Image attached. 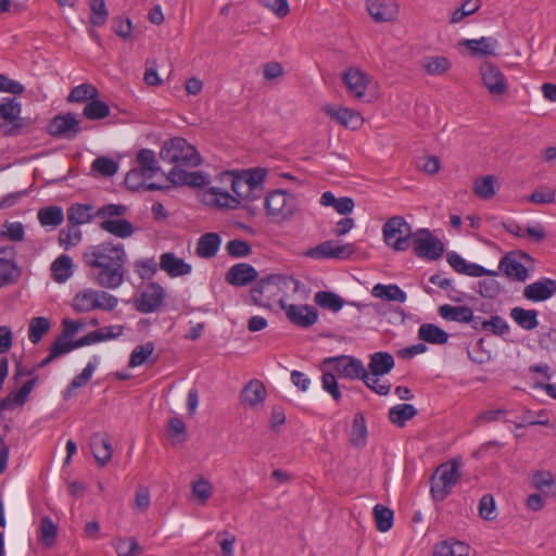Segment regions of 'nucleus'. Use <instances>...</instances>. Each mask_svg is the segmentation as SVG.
<instances>
[{
	"mask_svg": "<svg viewBox=\"0 0 556 556\" xmlns=\"http://www.w3.org/2000/svg\"><path fill=\"white\" fill-rule=\"evenodd\" d=\"M93 206L91 204H80L76 203L71 205L67 208V222L72 226H79L86 223H89L92 218H94V214H92Z\"/></svg>",
	"mask_w": 556,
	"mask_h": 556,
	"instance_id": "obj_34",
	"label": "nucleus"
},
{
	"mask_svg": "<svg viewBox=\"0 0 556 556\" xmlns=\"http://www.w3.org/2000/svg\"><path fill=\"white\" fill-rule=\"evenodd\" d=\"M556 292V280L542 279L528 285L523 290V296L532 302H542L553 296Z\"/></svg>",
	"mask_w": 556,
	"mask_h": 556,
	"instance_id": "obj_19",
	"label": "nucleus"
},
{
	"mask_svg": "<svg viewBox=\"0 0 556 556\" xmlns=\"http://www.w3.org/2000/svg\"><path fill=\"white\" fill-rule=\"evenodd\" d=\"M280 275H269L257 280L255 286L250 290L251 299L255 305L266 306L263 298L268 289L273 286H277L280 281Z\"/></svg>",
	"mask_w": 556,
	"mask_h": 556,
	"instance_id": "obj_33",
	"label": "nucleus"
},
{
	"mask_svg": "<svg viewBox=\"0 0 556 556\" xmlns=\"http://www.w3.org/2000/svg\"><path fill=\"white\" fill-rule=\"evenodd\" d=\"M471 311L469 306H453L450 304H443L439 306V315L447 321H458L467 324V320H471Z\"/></svg>",
	"mask_w": 556,
	"mask_h": 556,
	"instance_id": "obj_32",
	"label": "nucleus"
},
{
	"mask_svg": "<svg viewBox=\"0 0 556 556\" xmlns=\"http://www.w3.org/2000/svg\"><path fill=\"white\" fill-rule=\"evenodd\" d=\"M298 198L283 190L275 189L267 193L264 201L266 214L279 222H287L299 211Z\"/></svg>",
	"mask_w": 556,
	"mask_h": 556,
	"instance_id": "obj_4",
	"label": "nucleus"
},
{
	"mask_svg": "<svg viewBox=\"0 0 556 556\" xmlns=\"http://www.w3.org/2000/svg\"><path fill=\"white\" fill-rule=\"evenodd\" d=\"M39 540L46 547H52L55 543L58 527L48 516H45L40 520L39 526Z\"/></svg>",
	"mask_w": 556,
	"mask_h": 556,
	"instance_id": "obj_48",
	"label": "nucleus"
},
{
	"mask_svg": "<svg viewBox=\"0 0 556 556\" xmlns=\"http://www.w3.org/2000/svg\"><path fill=\"white\" fill-rule=\"evenodd\" d=\"M367 426L363 413L358 412L354 415L350 442L353 446L363 447L366 445Z\"/></svg>",
	"mask_w": 556,
	"mask_h": 556,
	"instance_id": "obj_38",
	"label": "nucleus"
},
{
	"mask_svg": "<svg viewBox=\"0 0 556 556\" xmlns=\"http://www.w3.org/2000/svg\"><path fill=\"white\" fill-rule=\"evenodd\" d=\"M222 244V238L216 232H206L202 235L197 243L195 253L201 258L214 257Z\"/></svg>",
	"mask_w": 556,
	"mask_h": 556,
	"instance_id": "obj_23",
	"label": "nucleus"
},
{
	"mask_svg": "<svg viewBox=\"0 0 556 556\" xmlns=\"http://www.w3.org/2000/svg\"><path fill=\"white\" fill-rule=\"evenodd\" d=\"M73 308L78 313L98 309L97 290L85 289L78 292L74 298Z\"/></svg>",
	"mask_w": 556,
	"mask_h": 556,
	"instance_id": "obj_35",
	"label": "nucleus"
},
{
	"mask_svg": "<svg viewBox=\"0 0 556 556\" xmlns=\"http://www.w3.org/2000/svg\"><path fill=\"white\" fill-rule=\"evenodd\" d=\"M73 260L67 254L56 257L51 264V275L54 281L65 282L73 275Z\"/></svg>",
	"mask_w": 556,
	"mask_h": 556,
	"instance_id": "obj_28",
	"label": "nucleus"
},
{
	"mask_svg": "<svg viewBox=\"0 0 556 556\" xmlns=\"http://www.w3.org/2000/svg\"><path fill=\"white\" fill-rule=\"evenodd\" d=\"M126 261L124 244L114 240L89 245L83 253V262L88 268L87 276L105 289H117L123 285Z\"/></svg>",
	"mask_w": 556,
	"mask_h": 556,
	"instance_id": "obj_1",
	"label": "nucleus"
},
{
	"mask_svg": "<svg viewBox=\"0 0 556 556\" xmlns=\"http://www.w3.org/2000/svg\"><path fill=\"white\" fill-rule=\"evenodd\" d=\"M479 516L488 521L496 518V506L494 497L491 494H484L479 501Z\"/></svg>",
	"mask_w": 556,
	"mask_h": 556,
	"instance_id": "obj_62",
	"label": "nucleus"
},
{
	"mask_svg": "<svg viewBox=\"0 0 556 556\" xmlns=\"http://www.w3.org/2000/svg\"><path fill=\"white\" fill-rule=\"evenodd\" d=\"M99 97V90L97 87L90 84H81L74 87L67 96L68 102L85 103L90 101L92 98Z\"/></svg>",
	"mask_w": 556,
	"mask_h": 556,
	"instance_id": "obj_42",
	"label": "nucleus"
},
{
	"mask_svg": "<svg viewBox=\"0 0 556 556\" xmlns=\"http://www.w3.org/2000/svg\"><path fill=\"white\" fill-rule=\"evenodd\" d=\"M207 194L212 197L208 203L215 204L218 207L235 210L240 205L238 198L231 195L228 191H223L218 187H211L207 191Z\"/></svg>",
	"mask_w": 556,
	"mask_h": 556,
	"instance_id": "obj_39",
	"label": "nucleus"
},
{
	"mask_svg": "<svg viewBox=\"0 0 556 556\" xmlns=\"http://www.w3.org/2000/svg\"><path fill=\"white\" fill-rule=\"evenodd\" d=\"M342 80L350 94L361 99L369 84V76L357 67H351L342 75Z\"/></svg>",
	"mask_w": 556,
	"mask_h": 556,
	"instance_id": "obj_16",
	"label": "nucleus"
},
{
	"mask_svg": "<svg viewBox=\"0 0 556 556\" xmlns=\"http://www.w3.org/2000/svg\"><path fill=\"white\" fill-rule=\"evenodd\" d=\"M451 67V62L445 56H431L426 59L425 68L430 75H441Z\"/></svg>",
	"mask_w": 556,
	"mask_h": 556,
	"instance_id": "obj_61",
	"label": "nucleus"
},
{
	"mask_svg": "<svg viewBox=\"0 0 556 556\" xmlns=\"http://www.w3.org/2000/svg\"><path fill=\"white\" fill-rule=\"evenodd\" d=\"M395 365L394 357L389 352H376L370 355L368 364L369 372L375 377L389 374Z\"/></svg>",
	"mask_w": 556,
	"mask_h": 556,
	"instance_id": "obj_24",
	"label": "nucleus"
},
{
	"mask_svg": "<svg viewBox=\"0 0 556 556\" xmlns=\"http://www.w3.org/2000/svg\"><path fill=\"white\" fill-rule=\"evenodd\" d=\"M304 255L316 260L334 258V243L331 240L324 241L314 248H309Z\"/></svg>",
	"mask_w": 556,
	"mask_h": 556,
	"instance_id": "obj_52",
	"label": "nucleus"
},
{
	"mask_svg": "<svg viewBox=\"0 0 556 556\" xmlns=\"http://www.w3.org/2000/svg\"><path fill=\"white\" fill-rule=\"evenodd\" d=\"M280 307L285 311L289 321L301 328H308L318 319L317 308L308 304H286L280 301Z\"/></svg>",
	"mask_w": 556,
	"mask_h": 556,
	"instance_id": "obj_10",
	"label": "nucleus"
},
{
	"mask_svg": "<svg viewBox=\"0 0 556 556\" xmlns=\"http://www.w3.org/2000/svg\"><path fill=\"white\" fill-rule=\"evenodd\" d=\"M267 392L264 383L258 379L249 381L241 391V401L250 407L264 403Z\"/></svg>",
	"mask_w": 556,
	"mask_h": 556,
	"instance_id": "obj_22",
	"label": "nucleus"
},
{
	"mask_svg": "<svg viewBox=\"0 0 556 556\" xmlns=\"http://www.w3.org/2000/svg\"><path fill=\"white\" fill-rule=\"evenodd\" d=\"M0 235L11 241H22L25 236V229L21 222L5 220L1 227Z\"/></svg>",
	"mask_w": 556,
	"mask_h": 556,
	"instance_id": "obj_57",
	"label": "nucleus"
},
{
	"mask_svg": "<svg viewBox=\"0 0 556 556\" xmlns=\"http://www.w3.org/2000/svg\"><path fill=\"white\" fill-rule=\"evenodd\" d=\"M89 7L91 11L90 24L94 27L103 26L109 17V11L104 0H90Z\"/></svg>",
	"mask_w": 556,
	"mask_h": 556,
	"instance_id": "obj_49",
	"label": "nucleus"
},
{
	"mask_svg": "<svg viewBox=\"0 0 556 556\" xmlns=\"http://www.w3.org/2000/svg\"><path fill=\"white\" fill-rule=\"evenodd\" d=\"M257 277V270L248 263L235 264L225 274L226 282L233 287H245L256 281Z\"/></svg>",
	"mask_w": 556,
	"mask_h": 556,
	"instance_id": "obj_13",
	"label": "nucleus"
},
{
	"mask_svg": "<svg viewBox=\"0 0 556 556\" xmlns=\"http://www.w3.org/2000/svg\"><path fill=\"white\" fill-rule=\"evenodd\" d=\"M166 432L170 439L178 443L187 440V427L180 417L176 416L168 419Z\"/></svg>",
	"mask_w": 556,
	"mask_h": 556,
	"instance_id": "obj_54",
	"label": "nucleus"
},
{
	"mask_svg": "<svg viewBox=\"0 0 556 556\" xmlns=\"http://www.w3.org/2000/svg\"><path fill=\"white\" fill-rule=\"evenodd\" d=\"M81 240V231L78 227L68 225L59 232V243L65 250L77 245Z\"/></svg>",
	"mask_w": 556,
	"mask_h": 556,
	"instance_id": "obj_51",
	"label": "nucleus"
},
{
	"mask_svg": "<svg viewBox=\"0 0 556 556\" xmlns=\"http://www.w3.org/2000/svg\"><path fill=\"white\" fill-rule=\"evenodd\" d=\"M372 514L375 517L376 527L380 532H387L392 528L394 516L392 509L381 504H377L372 509Z\"/></svg>",
	"mask_w": 556,
	"mask_h": 556,
	"instance_id": "obj_45",
	"label": "nucleus"
},
{
	"mask_svg": "<svg viewBox=\"0 0 556 556\" xmlns=\"http://www.w3.org/2000/svg\"><path fill=\"white\" fill-rule=\"evenodd\" d=\"M324 112L344 127L357 129L363 125L362 115L351 109L327 105L324 108Z\"/></svg>",
	"mask_w": 556,
	"mask_h": 556,
	"instance_id": "obj_17",
	"label": "nucleus"
},
{
	"mask_svg": "<svg viewBox=\"0 0 556 556\" xmlns=\"http://www.w3.org/2000/svg\"><path fill=\"white\" fill-rule=\"evenodd\" d=\"M495 179L493 176H483L475 181V193L481 199H490L495 194Z\"/></svg>",
	"mask_w": 556,
	"mask_h": 556,
	"instance_id": "obj_58",
	"label": "nucleus"
},
{
	"mask_svg": "<svg viewBox=\"0 0 556 556\" xmlns=\"http://www.w3.org/2000/svg\"><path fill=\"white\" fill-rule=\"evenodd\" d=\"M314 302L321 308L330 312H339L345 304V301L332 291H318L314 295Z\"/></svg>",
	"mask_w": 556,
	"mask_h": 556,
	"instance_id": "obj_37",
	"label": "nucleus"
},
{
	"mask_svg": "<svg viewBox=\"0 0 556 556\" xmlns=\"http://www.w3.org/2000/svg\"><path fill=\"white\" fill-rule=\"evenodd\" d=\"M50 329V320L47 317L31 318L28 327V339L31 343L37 344Z\"/></svg>",
	"mask_w": 556,
	"mask_h": 556,
	"instance_id": "obj_44",
	"label": "nucleus"
},
{
	"mask_svg": "<svg viewBox=\"0 0 556 556\" xmlns=\"http://www.w3.org/2000/svg\"><path fill=\"white\" fill-rule=\"evenodd\" d=\"M167 179L174 186H189L193 188H202L210 182V178L206 174L201 172L189 173L179 166H174L169 170Z\"/></svg>",
	"mask_w": 556,
	"mask_h": 556,
	"instance_id": "obj_14",
	"label": "nucleus"
},
{
	"mask_svg": "<svg viewBox=\"0 0 556 556\" xmlns=\"http://www.w3.org/2000/svg\"><path fill=\"white\" fill-rule=\"evenodd\" d=\"M418 338L430 344H445L448 341V333L441 327L426 323L418 329Z\"/></svg>",
	"mask_w": 556,
	"mask_h": 556,
	"instance_id": "obj_27",
	"label": "nucleus"
},
{
	"mask_svg": "<svg viewBox=\"0 0 556 556\" xmlns=\"http://www.w3.org/2000/svg\"><path fill=\"white\" fill-rule=\"evenodd\" d=\"M137 162L140 165V170L148 174V178H152L160 167L155 161V153L150 149H141L137 154Z\"/></svg>",
	"mask_w": 556,
	"mask_h": 556,
	"instance_id": "obj_46",
	"label": "nucleus"
},
{
	"mask_svg": "<svg viewBox=\"0 0 556 556\" xmlns=\"http://www.w3.org/2000/svg\"><path fill=\"white\" fill-rule=\"evenodd\" d=\"M115 551L117 556H136L143 552L142 547L134 536L117 538Z\"/></svg>",
	"mask_w": 556,
	"mask_h": 556,
	"instance_id": "obj_47",
	"label": "nucleus"
},
{
	"mask_svg": "<svg viewBox=\"0 0 556 556\" xmlns=\"http://www.w3.org/2000/svg\"><path fill=\"white\" fill-rule=\"evenodd\" d=\"M321 368H329L339 379H361L367 377L363 362L352 355H338L326 357Z\"/></svg>",
	"mask_w": 556,
	"mask_h": 556,
	"instance_id": "obj_7",
	"label": "nucleus"
},
{
	"mask_svg": "<svg viewBox=\"0 0 556 556\" xmlns=\"http://www.w3.org/2000/svg\"><path fill=\"white\" fill-rule=\"evenodd\" d=\"M498 270L509 280L525 282L529 277L528 268L518 260V254L506 253L498 262Z\"/></svg>",
	"mask_w": 556,
	"mask_h": 556,
	"instance_id": "obj_12",
	"label": "nucleus"
},
{
	"mask_svg": "<svg viewBox=\"0 0 556 556\" xmlns=\"http://www.w3.org/2000/svg\"><path fill=\"white\" fill-rule=\"evenodd\" d=\"M227 254L235 258L245 257L252 253L251 244L242 239H233L226 244Z\"/></svg>",
	"mask_w": 556,
	"mask_h": 556,
	"instance_id": "obj_56",
	"label": "nucleus"
},
{
	"mask_svg": "<svg viewBox=\"0 0 556 556\" xmlns=\"http://www.w3.org/2000/svg\"><path fill=\"white\" fill-rule=\"evenodd\" d=\"M478 285L480 295L485 299H495L502 292L501 283L493 278L480 280Z\"/></svg>",
	"mask_w": 556,
	"mask_h": 556,
	"instance_id": "obj_64",
	"label": "nucleus"
},
{
	"mask_svg": "<svg viewBox=\"0 0 556 556\" xmlns=\"http://www.w3.org/2000/svg\"><path fill=\"white\" fill-rule=\"evenodd\" d=\"M153 352L154 344L151 341L137 345L130 354L128 366L131 368L141 366L148 361L149 356L152 355Z\"/></svg>",
	"mask_w": 556,
	"mask_h": 556,
	"instance_id": "obj_50",
	"label": "nucleus"
},
{
	"mask_svg": "<svg viewBox=\"0 0 556 556\" xmlns=\"http://www.w3.org/2000/svg\"><path fill=\"white\" fill-rule=\"evenodd\" d=\"M38 220L42 226L56 227L64 220L63 210L60 206L40 208L38 212Z\"/></svg>",
	"mask_w": 556,
	"mask_h": 556,
	"instance_id": "obj_43",
	"label": "nucleus"
},
{
	"mask_svg": "<svg viewBox=\"0 0 556 556\" xmlns=\"http://www.w3.org/2000/svg\"><path fill=\"white\" fill-rule=\"evenodd\" d=\"M91 168L103 177H112L118 170V163L113 159L99 156L92 162Z\"/></svg>",
	"mask_w": 556,
	"mask_h": 556,
	"instance_id": "obj_55",
	"label": "nucleus"
},
{
	"mask_svg": "<svg viewBox=\"0 0 556 556\" xmlns=\"http://www.w3.org/2000/svg\"><path fill=\"white\" fill-rule=\"evenodd\" d=\"M124 332V326L113 325L103 328H99L94 331H90L86 336L81 337V343L84 346L94 344L98 342L113 340L122 336Z\"/></svg>",
	"mask_w": 556,
	"mask_h": 556,
	"instance_id": "obj_25",
	"label": "nucleus"
},
{
	"mask_svg": "<svg viewBox=\"0 0 556 556\" xmlns=\"http://www.w3.org/2000/svg\"><path fill=\"white\" fill-rule=\"evenodd\" d=\"M83 346L84 344L81 343V338L73 341L59 336L50 345L49 351L52 353V357L59 358Z\"/></svg>",
	"mask_w": 556,
	"mask_h": 556,
	"instance_id": "obj_41",
	"label": "nucleus"
},
{
	"mask_svg": "<svg viewBox=\"0 0 556 556\" xmlns=\"http://www.w3.org/2000/svg\"><path fill=\"white\" fill-rule=\"evenodd\" d=\"M483 85L492 96H502L507 91V81L497 65L483 62L480 66Z\"/></svg>",
	"mask_w": 556,
	"mask_h": 556,
	"instance_id": "obj_11",
	"label": "nucleus"
},
{
	"mask_svg": "<svg viewBox=\"0 0 556 556\" xmlns=\"http://www.w3.org/2000/svg\"><path fill=\"white\" fill-rule=\"evenodd\" d=\"M369 15L378 23L394 21L399 13L394 0H367Z\"/></svg>",
	"mask_w": 556,
	"mask_h": 556,
	"instance_id": "obj_15",
	"label": "nucleus"
},
{
	"mask_svg": "<svg viewBox=\"0 0 556 556\" xmlns=\"http://www.w3.org/2000/svg\"><path fill=\"white\" fill-rule=\"evenodd\" d=\"M160 268L166 271L170 277H179L188 275L192 270V266L182 258H178L172 252H165L160 257Z\"/></svg>",
	"mask_w": 556,
	"mask_h": 556,
	"instance_id": "obj_20",
	"label": "nucleus"
},
{
	"mask_svg": "<svg viewBox=\"0 0 556 556\" xmlns=\"http://www.w3.org/2000/svg\"><path fill=\"white\" fill-rule=\"evenodd\" d=\"M513 320L525 330H532L538 327V312L535 309H525L522 307H514L510 311Z\"/></svg>",
	"mask_w": 556,
	"mask_h": 556,
	"instance_id": "obj_36",
	"label": "nucleus"
},
{
	"mask_svg": "<svg viewBox=\"0 0 556 556\" xmlns=\"http://www.w3.org/2000/svg\"><path fill=\"white\" fill-rule=\"evenodd\" d=\"M417 415V409L412 404H397L388 412V418L391 424L403 428L405 424Z\"/></svg>",
	"mask_w": 556,
	"mask_h": 556,
	"instance_id": "obj_31",
	"label": "nucleus"
},
{
	"mask_svg": "<svg viewBox=\"0 0 556 556\" xmlns=\"http://www.w3.org/2000/svg\"><path fill=\"white\" fill-rule=\"evenodd\" d=\"M110 112L111 109L105 102L98 98H92L84 108L83 115L87 119L98 121L108 117Z\"/></svg>",
	"mask_w": 556,
	"mask_h": 556,
	"instance_id": "obj_40",
	"label": "nucleus"
},
{
	"mask_svg": "<svg viewBox=\"0 0 556 556\" xmlns=\"http://www.w3.org/2000/svg\"><path fill=\"white\" fill-rule=\"evenodd\" d=\"M80 131V121L73 113L59 114L47 125V132L59 139L73 140Z\"/></svg>",
	"mask_w": 556,
	"mask_h": 556,
	"instance_id": "obj_8",
	"label": "nucleus"
},
{
	"mask_svg": "<svg viewBox=\"0 0 556 556\" xmlns=\"http://www.w3.org/2000/svg\"><path fill=\"white\" fill-rule=\"evenodd\" d=\"M90 448L99 466L103 467L111 460L113 450L108 435L93 433L90 439Z\"/></svg>",
	"mask_w": 556,
	"mask_h": 556,
	"instance_id": "obj_21",
	"label": "nucleus"
},
{
	"mask_svg": "<svg viewBox=\"0 0 556 556\" xmlns=\"http://www.w3.org/2000/svg\"><path fill=\"white\" fill-rule=\"evenodd\" d=\"M160 157L169 164H177L176 166L195 167L201 163L200 154L195 148L181 137L167 140L161 148Z\"/></svg>",
	"mask_w": 556,
	"mask_h": 556,
	"instance_id": "obj_3",
	"label": "nucleus"
},
{
	"mask_svg": "<svg viewBox=\"0 0 556 556\" xmlns=\"http://www.w3.org/2000/svg\"><path fill=\"white\" fill-rule=\"evenodd\" d=\"M99 227L103 231L122 239L131 237L135 231L132 224L124 218H105L99 224Z\"/></svg>",
	"mask_w": 556,
	"mask_h": 556,
	"instance_id": "obj_26",
	"label": "nucleus"
},
{
	"mask_svg": "<svg viewBox=\"0 0 556 556\" xmlns=\"http://www.w3.org/2000/svg\"><path fill=\"white\" fill-rule=\"evenodd\" d=\"M460 466L459 459H452L435 469L430 479V494L434 502H443L451 494L460 479Z\"/></svg>",
	"mask_w": 556,
	"mask_h": 556,
	"instance_id": "obj_2",
	"label": "nucleus"
},
{
	"mask_svg": "<svg viewBox=\"0 0 556 556\" xmlns=\"http://www.w3.org/2000/svg\"><path fill=\"white\" fill-rule=\"evenodd\" d=\"M382 233L386 244L397 252L407 251L414 236L412 226L400 215L392 216L384 223Z\"/></svg>",
	"mask_w": 556,
	"mask_h": 556,
	"instance_id": "obj_5",
	"label": "nucleus"
},
{
	"mask_svg": "<svg viewBox=\"0 0 556 556\" xmlns=\"http://www.w3.org/2000/svg\"><path fill=\"white\" fill-rule=\"evenodd\" d=\"M410 245L417 257L429 261L441 258L445 251L444 243L428 228H418L414 231Z\"/></svg>",
	"mask_w": 556,
	"mask_h": 556,
	"instance_id": "obj_6",
	"label": "nucleus"
},
{
	"mask_svg": "<svg viewBox=\"0 0 556 556\" xmlns=\"http://www.w3.org/2000/svg\"><path fill=\"white\" fill-rule=\"evenodd\" d=\"M484 339L480 338L473 346L467 349V354L470 361L476 364L482 365L490 361L491 354L483 348Z\"/></svg>",
	"mask_w": 556,
	"mask_h": 556,
	"instance_id": "obj_63",
	"label": "nucleus"
},
{
	"mask_svg": "<svg viewBox=\"0 0 556 556\" xmlns=\"http://www.w3.org/2000/svg\"><path fill=\"white\" fill-rule=\"evenodd\" d=\"M35 121L30 117L18 116L8 122L9 126L4 129L3 134L8 137H17L23 134L25 128L33 126Z\"/></svg>",
	"mask_w": 556,
	"mask_h": 556,
	"instance_id": "obj_59",
	"label": "nucleus"
},
{
	"mask_svg": "<svg viewBox=\"0 0 556 556\" xmlns=\"http://www.w3.org/2000/svg\"><path fill=\"white\" fill-rule=\"evenodd\" d=\"M371 294L375 298L381 299L388 302H400L404 303L407 299L406 293L397 285H382L377 283Z\"/></svg>",
	"mask_w": 556,
	"mask_h": 556,
	"instance_id": "obj_29",
	"label": "nucleus"
},
{
	"mask_svg": "<svg viewBox=\"0 0 556 556\" xmlns=\"http://www.w3.org/2000/svg\"><path fill=\"white\" fill-rule=\"evenodd\" d=\"M325 369L326 368H323L321 387L336 402H339L342 397V393L338 384L339 378L331 370Z\"/></svg>",
	"mask_w": 556,
	"mask_h": 556,
	"instance_id": "obj_53",
	"label": "nucleus"
},
{
	"mask_svg": "<svg viewBox=\"0 0 556 556\" xmlns=\"http://www.w3.org/2000/svg\"><path fill=\"white\" fill-rule=\"evenodd\" d=\"M458 45L466 47L470 55L475 58L494 56L498 41L494 37H481L479 39H462Z\"/></svg>",
	"mask_w": 556,
	"mask_h": 556,
	"instance_id": "obj_18",
	"label": "nucleus"
},
{
	"mask_svg": "<svg viewBox=\"0 0 556 556\" xmlns=\"http://www.w3.org/2000/svg\"><path fill=\"white\" fill-rule=\"evenodd\" d=\"M532 485L542 493L553 488L555 480L551 471L539 470L532 475Z\"/></svg>",
	"mask_w": 556,
	"mask_h": 556,
	"instance_id": "obj_60",
	"label": "nucleus"
},
{
	"mask_svg": "<svg viewBox=\"0 0 556 556\" xmlns=\"http://www.w3.org/2000/svg\"><path fill=\"white\" fill-rule=\"evenodd\" d=\"M22 276V269L13 260L0 257V289L16 283Z\"/></svg>",
	"mask_w": 556,
	"mask_h": 556,
	"instance_id": "obj_30",
	"label": "nucleus"
},
{
	"mask_svg": "<svg viewBox=\"0 0 556 556\" xmlns=\"http://www.w3.org/2000/svg\"><path fill=\"white\" fill-rule=\"evenodd\" d=\"M165 290L157 282H149L140 296L135 299V308L142 314L156 312L164 303Z\"/></svg>",
	"mask_w": 556,
	"mask_h": 556,
	"instance_id": "obj_9",
	"label": "nucleus"
}]
</instances>
